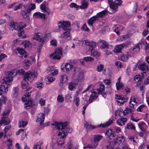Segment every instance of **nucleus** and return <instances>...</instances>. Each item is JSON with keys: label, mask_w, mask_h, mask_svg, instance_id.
Here are the masks:
<instances>
[{"label": "nucleus", "mask_w": 149, "mask_h": 149, "mask_svg": "<svg viewBox=\"0 0 149 149\" xmlns=\"http://www.w3.org/2000/svg\"><path fill=\"white\" fill-rule=\"evenodd\" d=\"M125 43H123L121 44L117 45L114 49V52L118 53L121 52L122 48L125 46H127Z\"/></svg>", "instance_id": "nucleus-14"}, {"label": "nucleus", "mask_w": 149, "mask_h": 149, "mask_svg": "<svg viewBox=\"0 0 149 149\" xmlns=\"http://www.w3.org/2000/svg\"><path fill=\"white\" fill-rule=\"evenodd\" d=\"M31 88H28L26 89V91L27 92V93H26L25 95H24L25 96H27V98L28 99L30 98L31 94L30 93H31L32 91L30 90V89Z\"/></svg>", "instance_id": "nucleus-37"}, {"label": "nucleus", "mask_w": 149, "mask_h": 149, "mask_svg": "<svg viewBox=\"0 0 149 149\" xmlns=\"http://www.w3.org/2000/svg\"><path fill=\"white\" fill-rule=\"evenodd\" d=\"M89 51L91 52V55L92 56L98 58L100 56V53L95 49L92 50V49H91V50Z\"/></svg>", "instance_id": "nucleus-24"}, {"label": "nucleus", "mask_w": 149, "mask_h": 149, "mask_svg": "<svg viewBox=\"0 0 149 149\" xmlns=\"http://www.w3.org/2000/svg\"><path fill=\"white\" fill-rule=\"evenodd\" d=\"M97 19V17L95 16H94L89 19L87 23L89 25L92 26L93 25V22Z\"/></svg>", "instance_id": "nucleus-25"}, {"label": "nucleus", "mask_w": 149, "mask_h": 149, "mask_svg": "<svg viewBox=\"0 0 149 149\" xmlns=\"http://www.w3.org/2000/svg\"><path fill=\"white\" fill-rule=\"evenodd\" d=\"M10 123V119L8 118L7 116H3L2 117L0 121V125L1 126H5L9 124Z\"/></svg>", "instance_id": "nucleus-7"}, {"label": "nucleus", "mask_w": 149, "mask_h": 149, "mask_svg": "<svg viewBox=\"0 0 149 149\" xmlns=\"http://www.w3.org/2000/svg\"><path fill=\"white\" fill-rule=\"evenodd\" d=\"M138 68L141 70L144 71L146 70L149 71V65H146V63L145 62H143L139 64L138 66Z\"/></svg>", "instance_id": "nucleus-11"}, {"label": "nucleus", "mask_w": 149, "mask_h": 149, "mask_svg": "<svg viewBox=\"0 0 149 149\" xmlns=\"http://www.w3.org/2000/svg\"><path fill=\"white\" fill-rule=\"evenodd\" d=\"M11 81V79L9 77H6L3 79V81L1 85L0 88L3 93L4 92L6 93L8 91V86L9 85V83Z\"/></svg>", "instance_id": "nucleus-5"}, {"label": "nucleus", "mask_w": 149, "mask_h": 149, "mask_svg": "<svg viewBox=\"0 0 149 149\" xmlns=\"http://www.w3.org/2000/svg\"><path fill=\"white\" fill-rule=\"evenodd\" d=\"M55 55H54L53 57H52V58L54 59H59L61 58V56L60 55L58 54H55Z\"/></svg>", "instance_id": "nucleus-57"}, {"label": "nucleus", "mask_w": 149, "mask_h": 149, "mask_svg": "<svg viewBox=\"0 0 149 149\" xmlns=\"http://www.w3.org/2000/svg\"><path fill=\"white\" fill-rule=\"evenodd\" d=\"M140 75H136L134 78V80L136 82H138L139 81H142V78L139 77Z\"/></svg>", "instance_id": "nucleus-44"}, {"label": "nucleus", "mask_w": 149, "mask_h": 149, "mask_svg": "<svg viewBox=\"0 0 149 149\" xmlns=\"http://www.w3.org/2000/svg\"><path fill=\"white\" fill-rule=\"evenodd\" d=\"M145 107H146V106L145 105L143 104H142L138 107L136 110L137 111L141 112V109Z\"/></svg>", "instance_id": "nucleus-56"}, {"label": "nucleus", "mask_w": 149, "mask_h": 149, "mask_svg": "<svg viewBox=\"0 0 149 149\" xmlns=\"http://www.w3.org/2000/svg\"><path fill=\"white\" fill-rule=\"evenodd\" d=\"M35 86L39 89H41L43 87V85L42 83L38 82L36 83Z\"/></svg>", "instance_id": "nucleus-49"}, {"label": "nucleus", "mask_w": 149, "mask_h": 149, "mask_svg": "<svg viewBox=\"0 0 149 149\" xmlns=\"http://www.w3.org/2000/svg\"><path fill=\"white\" fill-rule=\"evenodd\" d=\"M25 72H25L24 71L23 69L18 70L16 69H15L10 73L12 75H13L15 76L17 74L24 75Z\"/></svg>", "instance_id": "nucleus-13"}, {"label": "nucleus", "mask_w": 149, "mask_h": 149, "mask_svg": "<svg viewBox=\"0 0 149 149\" xmlns=\"http://www.w3.org/2000/svg\"><path fill=\"white\" fill-rule=\"evenodd\" d=\"M145 124V123L144 122L139 123H138V126L140 128L141 130L142 131L145 132L146 130L144 129V127H143L142 125H143Z\"/></svg>", "instance_id": "nucleus-41"}, {"label": "nucleus", "mask_w": 149, "mask_h": 149, "mask_svg": "<svg viewBox=\"0 0 149 149\" xmlns=\"http://www.w3.org/2000/svg\"><path fill=\"white\" fill-rule=\"evenodd\" d=\"M57 100L58 102H62L64 101V98L62 95H59L57 97Z\"/></svg>", "instance_id": "nucleus-47"}, {"label": "nucleus", "mask_w": 149, "mask_h": 149, "mask_svg": "<svg viewBox=\"0 0 149 149\" xmlns=\"http://www.w3.org/2000/svg\"><path fill=\"white\" fill-rule=\"evenodd\" d=\"M37 76L36 72H32L29 71L25 72L24 75V79L22 81L21 86L23 89L26 88L27 87L28 84L26 80H29L31 79H33L37 77Z\"/></svg>", "instance_id": "nucleus-3"}, {"label": "nucleus", "mask_w": 149, "mask_h": 149, "mask_svg": "<svg viewBox=\"0 0 149 149\" xmlns=\"http://www.w3.org/2000/svg\"><path fill=\"white\" fill-rule=\"evenodd\" d=\"M47 36V34H46L43 36H42L41 34L40 33H36L33 37V39L41 42V45L42 46L44 44V42L46 40Z\"/></svg>", "instance_id": "nucleus-6"}, {"label": "nucleus", "mask_w": 149, "mask_h": 149, "mask_svg": "<svg viewBox=\"0 0 149 149\" xmlns=\"http://www.w3.org/2000/svg\"><path fill=\"white\" fill-rule=\"evenodd\" d=\"M116 96L117 97L115 98L116 99H117V102L118 103H120V105L123 104L124 102H127L128 100L127 98H124L120 95L118 96L116 94Z\"/></svg>", "instance_id": "nucleus-9"}, {"label": "nucleus", "mask_w": 149, "mask_h": 149, "mask_svg": "<svg viewBox=\"0 0 149 149\" xmlns=\"http://www.w3.org/2000/svg\"><path fill=\"white\" fill-rule=\"evenodd\" d=\"M68 80L67 76L66 75H63L61 76V78L60 81V83L59 85L61 86L63 83L66 82Z\"/></svg>", "instance_id": "nucleus-22"}, {"label": "nucleus", "mask_w": 149, "mask_h": 149, "mask_svg": "<svg viewBox=\"0 0 149 149\" xmlns=\"http://www.w3.org/2000/svg\"><path fill=\"white\" fill-rule=\"evenodd\" d=\"M94 59V58L90 56L86 57L83 58V60L86 61V62L91 61H93Z\"/></svg>", "instance_id": "nucleus-40"}, {"label": "nucleus", "mask_w": 149, "mask_h": 149, "mask_svg": "<svg viewBox=\"0 0 149 149\" xmlns=\"http://www.w3.org/2000/svg\"><path fill=\"white\" fill-rule=\"evenodd\" d=\"M68 123V122L59 123L57 121H55L52 123L51 125L55 126V127L58 129H61V132L60 130L59 131L58 134V136L63 138L67 136L68 133H71L72 130V129L71 128L66 127Z\"/></svg>", "instance_id": "nucleus-1"}, {"label": "nucleus", "mask_w": 149, "mask_h": 149, "mask_svg": "<svg viewBox=\"0 0 149 149\" xmlns=\"http://www.w3.org/2000/svg\"><path fill=\"white\" fill-rule=\"evenodd\" d=\"M46 2L45 1H44L40 5V9L42 10V12L43 13H46L47 14L49 15V12L47 10L48 8L46 7Z\"/></svg>", "instance_id": "nucleus-17"}, {"label": "nucleus", "mask_w": 149, "mask_h": 149, "mask_svg": "<svg viewBox=\"0 0 149 149\" xmlns=\"http://www.w3.org/2000/svg\"><path fill=\"white\" fill-rule=\"evenodd\" d=\"M30 13L28 10H23L22 12V15L24 18H28L29 17L28 14Z\"/></svg>", "instance_id": "nucleus-36"}, {"label": "nucleus", "mask_w": 149, "mask_h": 149, "mask_svg": "<svg viewBox=\"0 0 149 149\" xmlns=\"http://www.w3.org/2000/svg\"><path fill=\"white\" fill-rule=\"evenodd\" d=\"M125 128L128 129H130L131 130H135V127L132 123H129L126 125V126L125 127Z\"/></svg>", "instance_id": "nucleus-27"}, {"label": "nucleus", "mask_w": 149, "mask_h": 149, "mask_svg": "<svg viewBox=\"0 0 149 149\" xmlns=\"http://www.w3.org/2000/svg\"><path fill=\"white\" fill-rule=\"evenodd\" d=\"M27 102H26L25 104V107L27 108L28 107H31L33 105V102H32L31 100L30 99V98L28 99V100H27Z\"/></svg>", "instance_id": "nucleus-33"}, {"label": "nucleus", "mask_w": 149, "mask_h": 149, "mask_svg": "<svg viewBox=\"0 0 149 149\" xmlns=\"http://www.w3.org/2000/svg\"><path fill=\"white\" fill-rule=\"evenodd\" d=\"M73 67V65L70 64L68 63H66L65 65L64 68H65L66 71L68 72L69 70V69L71 70Z\"/></svg>", "instance_id": "nucleus-35"}, {"label": "nucleus", "mask_w": 149, "mask_h": 149, "mask_svg": "<svg viewBox=\"0 0 149 149\" xmlns=\"http://www.w3.org/2000/svg\"><path fill=\"white\" fill-rule=\"evenodd\" d=\"M129 56H131L130 55H129V53H127L126 54H123L121 56L120 60L123 61H125L128 60Z\"/></svg>", "instance_id": "nucleus-29"}, {"label": "nucleus", "mask_w": 149, "mask_h": 149, "mask_svg": "<svg viewBox=\"0 0 149 149\" xmlns=\"http://www.w3.org/2000/svg\"><path fill=\"white\" fill-rule=\"evenodd\" d=\"M127 118H119L117 120V123L119 125L122 126L125 124V123L127 122Z\"/></svg>", "instance_id": "nucleus-19"}, {"label": "nucleus", "mask_w": 149, "mask_h": 149, "mask_svg": "<svg viewBox=\"0 0 149 149\" xmlns=\"http://www.w3.org/2000/svg\"><path fill=\"white\" fill-rule=\"evenodd\" d=\"M70 7L71 8H75L76 10H78L79 8V6L77 4L74 3H71L70 5Z\"/></svg>", "instance_id": "nucleus-42"}, {"label": "nucleus", "mask_w": 149, "mask_h": 149, "mask_svg": "<svg viewBox=\"0 0 149 149\" xmlns=\"http://www.w3.org/2000/svg\"><path fill=\"white\" fill-rule=\"evenodd\" d=\"M102 136L100 135H95L94 136V141L98 142L100 141L102 138Z\"/></svg>", "instance_id": "nucleus-39"}, {"label": "nucleus", "mask_w": 149, "mask_h": 149, "mask_svg": "<svg viewBox=\"0 0 149 149\" xmlns=\"http://www.w3.org/2000/svg\"><path fill=\"white\" fill-rule=\"evenodd\" d=\"M47 79L48 81L50 82H52L55 79L54 78H53V77H52L49 76H48Z\"/></svg>", "instance_id": "nucleus-59"}, {"label": "nucleus", "mask_w": 149, "mask_h": 149, "mask_svg": "<svg viewBox=\"0 0 149 149\" xmlns=\"http://www.w3.org/2000/svg\"><path fill=\"white\" fill-rule=\"evenodd\" d=\"M118 111L119 112L118 115L120 117L121 116H120V113H123L124 116H125L127 114H128V112H126V113L121 108L118 109Z\"/></svg>", "instance_id": "nucleus-38"}, {"label": "nucleus", "mask_w": 149, "mask_h": 149, "mask_svg": "<svg viewBox=\"0 0 149 149\" xmlns=\"http://www.w3.org/2000/svg\"><path fill=\"white\" fill-rule=\"evenodd\" d=\"M125 141V139L123 136L121 137H118L116 138L114 140V143L116 146H118L121 144H122Z\"/></svg>", "instance_id": "nucleus-12"}, {"label": "nucleus", "mask_w": 149, "mask_h": 149, "mask_svg": "<svg viewBox=\"0 0 149 149\" xmlns=\"http://www.w3.org/2000/svg\"><path fill=\"white\" fill-rule=\"evenodd\" d=\"M22 4L21 3L18 4V5L15 6L14 7V10H17L21 8L22 6Z\"/></svg>", "instance_id": "nucleus-54"}, {"label": "nucleus", "mask_w": 149, "mask_h": 149, "mask_svg": "<svg viewBox=\"0 0 149 149\" xmlns=\"http://www.w3.org/2000/svg\"><path fill=\"white\" fill-rule=\"evenodd\" d=\"M13 90V92L12 96L13 98H14L16 97L18 95V88L17 87H14Z\"/></svg>", "instance_id": "nucleus-31"}, {"label": "nucleus", "mask_w": 149, "mask_h": 149, "mask_svg": "<svg viewBox=\"0 0 149 149\" xmlns=\"http://www.w3.org/2000/svg\"><path fill=\"white\" fill-rule=\"evenodd\" d=\"M26 26V24L23 22H21L19 23L11 22L9 24V29L10 30L12 31L14 29L18 31V35L19 36H21L24 34L23 29Z\"/></svg>", "instance_id": "nucleus-2"}, {"label": "nucleus", "mask_w": 149, "mask_h": 149, "mask_svg": "<svg viewBox=\"0 0 149 149\" xmlns=\"http://www.w3.org/2000/svg\"><path fill=\"white\" fill-rule=\"evenodd\" d=\"M89 148L92 149H94L93 146L91 144H88V145L84 147V148Z\"/></svg>", "instance_id": "nucleus-64"}, {"label": "nucleus", "mask_w": 149, "mask_h": 149, "mask_svg": "<svg viewBox=\"0 0 149 149\" xmlns=\"http://www.w3.org/2000/svg\"><path fill=\"white\" fill-rule=\"evenodd\" d=\"M85 41L86 45L89 46L90 47L89 51L91 50V49H92V50L94 49V48L96 46V42L93 41L90 42L87 40H85Z\"/></svg>", "instance_id": "nucleus-10"}, {"label": "nucleus", "mask_w": 149, "mask_h": 149, "mask_svg": "<svg viewBox=\"0 0 149 149\" xmlns=\"http://www.w3.org/2000/svg\"><path fill=\"white\" fill-rule=\"evenodd\" d=\"M105 136L107 138H109L111 136L115 137L116 136V134L113 131L112 129H109L107 130L105 133Z\"/></svg>", "instance_id": "nucleus-15"}, {"label": "nucleus", "mask_w": 149, "mask_h": 149, "mask_svg": "<svg viewBox=\"0 0 149 149\" xmlns=\"http://www.w3.org/2000/svg\"><path fill=\"white\" fill-rule=\"evenodd\" d=\"M33 15L36 18H40L44 20H45L46 19V15L39 12H36L34 13Z\"/></svg>", "instance_id": "nucleus-16"}, {"label": "nucleus", "mask_w": 149, "mask_h": 149, "mask_svg": "<svg viewBox=\"0 0 149 149\" xmlns=\"http://www.w3.org/2000/svg\"><path fill=\"white\" fill-rule=\"evenodd\" d=\"M94 96H93V94H91L90 95V98L89 99V101L90 103H91L93 102V100L94 99Z\"/></svg>", "instance_id": "nucleus-63"}, {"label": "nucleus", "mask_w": 149, "mask_h": 149, "mask_svg": "<svg viewBox=\"0 0 149 149\" xmlns=\"http://www.w3.org/2000/svg\"><path fill=\"white\" fill-rule=\"evenodd\" d=\"M114 2L115 4L117 5L118 6L121 5L122 1L121 0H116Z\"/></svg>", "instance_id": "nucleus-61"}, {"label": "nucleus", "mask_w": 149, "mask_h": 149, "mask_svg": "<svg viewBox=\"0 0 149 149\" xmlns=\"http://www.w3.org/2000/svg\"><path fill=\"white\" fill-rule=\"evenodd\" d=\"M74 102H75V104L77 106H78L79 104L80 99L79 97H76L75 100L73 101Z\"/></svg>", "instance_id": "nucleus-55"}, {"label": "nucleus", "mask_w": 149, "mask_h": 149, "mask_svg": "<svg viewBox=\"0 0 149 149\" xmlns=\"http://www.w3.org/2000/svg\"><path fill=\"white\" fill-rule=\"evenodd\" d=\"M39 103L41 106H44L45 104V100L42 99H41L39 100Z\"/></svg>", "instance_id": "nucleus-62"}, {"label": "nucleus", "mask_w": 149, "mask_h": 149, "mask_svg": "<svg viewBox=\"0 0 149 149\" xmlns=\"http://www.w3.org/2000/svg\"><path fill=\"white\" fill-rule=\"evenodd\" d=\"M68 88L71 91H73L76 88L77 84L74 82H71L68 84Z\"/></svg>", "instance_id": "nucleus-18"}, {"label": "nucleus", "mask_w": 149, "mask_h": 149, "mask_svg": "<svg viewBox=\"0 0 149 149\" xmlns=\"http://www.w3.org/2000/svg\"><path fill=\"white\" fill-rule=\"evenodd\" d=\"M57 142L58 146H60V147H62L64 143V141H57Z\"/></svg>", "instance_id": "nucleus-58"}, {"label": "nucleus", "mask_w": 149, "mask_h": 149, "mask_svg": "<svg viewBox=\"0 0 149 149\" xmlns=\"http://www.w3.org/2000/svg\"><path fill=\"white\" fill-rule=\"evenodd\" d=\"M36 8L35 4L34 3H31L29 5V8L28 11L29 12H31V10L35 9Z\"/></svg>", "instance_id": "nucleus-43"}, {"label": "nucleus", "mask_w": 149, "mask_h": 149, "mask_svg": "<svg viewBox=\"0 0 149 149\" xmlns=\"http://www.w3.org/2000/svg\"><path fill=\"white\" fill-rule=\"evenodd\" d=\"M113 123L112 120L109 119L108 121L105 124H100L98 125L100 127H105L109 126L111 124Z\"/></svg>", "instance_id": "nucleus-21"}, {"label": "nucleus", "mask_w": 149, "mask_h": 149, "mask_svg": "<svg viewBox=\"0 0 149 149\" xmlns=\"http://www.w3.org/2000/svg\"><path fill=\"white\" fill-rule=\"evenodd\" d=\"M99 42L102 43V45L104 46L105 47H108L109 45V44L107 42L102 39H100L99 40Z\"/></svg>", "instance_id": "nucleus-45"}, {"label": "nucleus", "mask_w": 149, "mask_h": 149, "mask_svg": "<svg viewBox=\"0 0 149 149\" xmlns=\"http://www.w3.org/2000/svg\"><path fill=\"white\" fill-rule=\"evenodd\" d=\"M109 6L112 13L115 12L116 11L117 9L118 8V6L115 4L114 2L113 4H110Z\"/></svg>", "instance_id": "nucleus-28"}, {"label": "nucleus", "mask_w": 149, "mask_h": 149, "mask_svg": "<svg viewBox=\"0 0 149 149\" xmlns=\"http://www.w3.org/2000/svg\"><path fill=\"white\" fill-rule=\"evenodd\" d=\"M45 119V114L43 113H40L38 114L36 120V122L39 123L40 125L43 124Z\"/></svg>", "instance_id": "nucleus-8"}, {"label": "nucleus", "mask_w": 149, "mask_h": 149, "mask_svg": "<svg viewBox=\"0 0 149 149\" xmlns=\"http://www.w3.org/2000/svg\"><path fill=\"white\" fill-rule=\"evenodd\" d=\"M116 84V89L117 90H119L120 88L122 87L123 85V83H119L118 84Z\"/></svg>", "instance_id": "nucleus-52"}, {"label": "nucleus", "mask_w": 149, "mask_h": 149, "mask_svg": "<svg viewBox=\"0 0 149 149\" xmlns=\"http://www.w3.org/2000/svg\"><path fill=\"white\" fill-rule=\"evenodd\" d=\"M88 6V4L87 2L86 1H82L81 5L80 6V8L81 9H86Z\"/></svg>", "instance_id": "nucleus-32"}, {"label": "nucleus", "mask_w": 149, "mask_h": 149, "mask_svg": "<svg viewBox=\"0 0 149 149\" xmlns=\"http://www.w3.org/2000/svg\"><path fill=\"white\" fill-rule=\"evenodd\" d=\"M84 77V74L82 72H79L78 75V79L79 81L82 80Z\"/></svg>", "instance_id": "nucleus-48"}, {"label": "nucleus", "mask_w": 149, "mask_h": 149, "mask_svg": "<svg viewBox=\"0 0 149 149\" xmlns=\"http://www.w3.org/2000/svg\"><path fill=\"white\" fill-rule=\"evenodd\" d=\"M17 50L18 52V53L20 55H21V57H23V56L25 58H26L27 55L26 54V52L24 51V50L23 49V48H20L19 47L17 48Z\"/></svg>", "instance_id": "nucleus-20"}, {"label": "nucleus", "mask_w": 149, "mask_h": 149, "mask_svg": "<svg viewBox=\"0 0 149 149\" xmlns=\"http://www.w3.org/2000/svg\"><path fill=\"white\" fill-rule=\"evenodd\" d=\"M58 27L59 28H61L65 31L63 33V36L65 38L68 37L70 35V29H68L70 25V22L67 21L59 22L58 23Z\"/></svg>", "instance_id": "nucleus-4"}, {"label": "nucleus", "mask_w": 149, "mask_h": 149, "mask_svg": "<svg viewBox=\"0 0 149 149\" xmlns=\"http://www.w3.org/2000/svg\"><path fill=\"white\" fill-rule=\"evenodd\" d=\"M105 89V86L104 84H100V85L99 87L97 89V93L100 94L102 93L103 91H104Z\"/></svg>", "instance_id": "nucleus-30"}, {"label": "nucleus", "mask_w": 149, "mask_h": 149, "mask_svg": "<svg viewBox=\"0 0 149 149\" xmlns=\"http://www.w3.org/2000/svg\"><path fill=\"white\" fill-rule=\"evenodd\" d=\"M85 127L86 128L89 130L93 129L96 127V126L92 125H90L88 123H86L84 124Z\"/></svg>", "instance_id": "nucleus-34"}, {"label": "nucleus", "mask_w": 149, "mask_h": 149, "mask_svg": "<svg viewBox=\"0 0 149 149\" xmlns=\"http://www.w3.org/2000/svg\"><path fill=\"white\" fill-rule=\"evenodd\" d=\"M107 10H105L97 13L95 15L97 17V19L98 18L103 17L107 14Z\"/></svg>", "instance_id": "nucleus-23"}, {"label": "nucleus", "mask_w": 149, "mask_h": 149, "mask_svg": "<svg viewBox=\"0 0 149 149\" xmlns=\"http://www.w3.org/2000/svg\"><path fill=\"white\" fill-rule=\"evenodd\" d=\"M73 144L70 141L68 142L67 143V146L66 149H72Z\"/></svg>", "instance_id": "nucleus-50"}, {"label": "nucleus", "mask_w": 149, "mask_h": 149, "mask_svg": "<svg viewBox=\"0 0 149 149\" xmlns=\"http://www.w3.org/2000/svg\"><path fill=\"white\" fill-rule=\"evenodd\" d=\"M104 68V65H103L101 64L100 65L97 67V70L98 72H101L103 70Z\"/></svg>", "instance_id": "nucleus-46"}, {"label": "nucleus", "mask_w": 149, "mask_h": 149, "mask_svg": "<svg viewBox=\"0 0 149 149\" xmlns=\"http://www.w3.org/2000/svg\"><path fill=\"white\" fill-rule=\"evenodd\" d=\"M54 54H56L59 55H62V50L59 48L56 49L54 52Z\"/></svg>", "instance_id": "nucleus-53"}, {"label": "nucleus", "mask_w": 149, "mask_h": 149, "mask_svg": "<svg viewBox=\"0 0 149 149\" xmlns=\"http://www.w3.org/2000/svg\"><path fill=\"white\" fill-rule=\"evenodd\" d=\"M113 129L116 131V132L117 133H119L121 131V129L119 127H114L113 128Z\"/></svg>", "instance_id": "nucleus-60"}, {"label": "nucleus", "mask_w": 149, "mask_h": 149, "mask_svg": "<svg viewBox=\"0 0 149 149\" xmlns=\"http://www.w3.org/2000/svg\"><path fill=\"white\" fill-rule=\"evenodd\" d=\"M24 68L25 69L27 70L30 67V61L28 59H25L24 61Z\"/></svg>", "instance_id": "nucleus-26"}, {"label": "nucleus", "mask_w": 149, "mask_h": 149, "mask_svg": "<svg viewBox=\"0 0 149 149\" xmlns=\"http://www.w3.org/2000/svg\"><path fill=\"white\" fill-rule=\"evenodd\" d=\"M81 29L85 31H89L90 30L87 27L85 24H84L81 27Z\"/></svg>", "instance_id": "nucleus-51"}]
</instances>
